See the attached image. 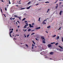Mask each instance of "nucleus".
I'll return each instance as SVG.
<instances>
[{"mask_svg":"<svg viewBox=\"0 0 63 63\" xmlns=\"http://www.w3.org/2000/svg\"><path fill=\"white\" fill-rule=\"evenodd\" d=\"M42 40V43H43L45 44L46 43V42L45 41L46 40L45 39V38L43 37H41Z\"/></svg>","mask_w":63,"mask_h":63,"instance_id":"1","label":"nucleus"},{"mask_svg":"<svg viewBox=\"0 0 63 63\" xmlns=\"http://www.w3.org/2000/svg\"><path fill=\"white\" fill-rule=\"evenodd\" d=\"M47 21V19L43 21V22H42V23L44 25H45V24H46V23H45V21Z\"/></svg>","mask_w":63,"mask_h":63,"instance_id":"2","label":"nucleus"},{"mask_svg":"<svg viewBox=\"0 0 63 63\" xmlns=\"http://www.w3.org/2000/svg\"><path fill=\"white\" fill-rule=\"evenodd\" d=\"M13 32V31H10V37H12L11 36V33H12Z\"/></svg>","mask_w":63,"mask_h":63,"instance_id":"3","label":"nucleus"},{"mask_svg":"<svg viewBox=\"0 0 63 63\" xmlns=\"http://www.w3.org/2000/svg\"><path fill=\"white\" fill-rule=\"evenodd\" d=\"M29 27L30 28H31V27H33V26H32L31 25V24H29Z\"/></svg>","mask_w":63,"mask_h":63,"instance_id":"4","label":"nucleus"},{"mask_svg":"<svg viewBox=\"0 0 63 63\" xmlns=\"http://www.w3.org/2000/svg\"><path fill=\"white\" fill-rule=\"evenodd\" d=\"M48 47H51V44H48Z\"/></svg>","mask_w":63,"mask_h":63,"instance_id":"5","label":"nucleus"},{"mask_svg":"<svg viewBox=\"0 0 63 63\" xmlns=\"http://www.w3.org/2000/svg\"><path fill=\"white\" fill-rule=\"evenodd\" d=\"M59 36H58L56 38V40H58L59 39Z\"/></svg>","mask_w":63,"mask_h":63,"instance_id":"6","label":"nucleus"},{"mask_svg":"<svg viewBox=\"0 0 63 63\" xmlns=\"http://www.w3.org/2000/svg\"><path fill=\"white\" fill-rule=\"evenodd\" d=\"M25 22L26 23V25H28V24L27 21H25Z\"/></svg>","mask_w":63,"mask_h":63,"instance_id":"7","label":"nucleus"},{"mask_svg":"<svg viewBox=\"0 0 63 63\" xmlns=\"http://www.w3.org/2000/svg\"><path fill=\"white\" fill-rule=\"evenodd\" d=\"M31 7V6H30L29 7H27V9H29Z\"/></svg>","mask_w":63,"mask_h":63,"instance_id":"8","label":"nucleus"},{"mask_svg":"<svg viewBox=\"0 0 63 63\" xmlns=\"http://www.w3.org/2000/svg\"><path fill=\"white\" fill-rule=\"evenodd\" d=\"M40 28H41L40 27H38L37 28L35 29L37 30L38 29H40Z\"/></svg>","mask_w":63,"mask_h":63,"instance_id":"9","label":"nucleus"},{"mask_svg":"<svg viewBox=\"0 0 63 63\" xmlns=\"http://www.w3.org/2000/svg\"><path fill=\"white\" fill-rule=\"evenodd\" d=\"M62 14V11H61L60 12V15H61V14Z\"/></svg>","mask_w":63,"mask_h":63,"instance_id":"10","label":"nucleus"},{"mask_svg":"<svg viewBox=\"0 0 63 63\" xmlns=\"http://www.w3.org/2000/svg\"><path fill=\"white\" fill-rule=\"evenodd\" d=\"M53 53H54L53 52H51V53H50V55H52L53 54Z\"/></svg>","mask_w":63,"mask_h":63,"instance_id":"11","label":"nucleus"},{"mask_svg":"<svg viewBox=\"0 0 63 63\" xmlns=\"http://www.w3.org/2000/svg\"><path fill=\"white\" fill-rule=\"evenodd\" d=\"M50 27H51L50 26H48L47 27V28H48V29L50 28Z\"/></svg>","mask_w":63,"mask_h":63,"instance_id":"12","label":"nucleus"},{"mask_svg":"<svg viewBox=\"0 0 63 63\" xmlns=\"http://www.w3.org/2000/svg\"><path fill=\"white\" fill-rule=\"evenodd\" d=\"M49 10H50V9H48L47 10V13H48V12L49 11Z\"/></svg>","mask_w":63,"mask_h":63,"instance_id":"13","label":"nucleus"},{"mask_svg":"<svg viewBox=\"0 0 63 63\" xmlns=\"http://www.w3.org/2000/svg\"><path fill=\"white\" fill-rule=\"evenodd\" d=\"M25 9V8H21L20 9V10H22L24 9Z\"/></svg>","mask_w":63,"mask_h":63,"instance_id":"14","label":"nucleus"},{"mask_svg":"<svg viewBox=\"0 0 63 63\" xmlns=\"http://www.w3.org/2000/svg\"><path fill=\"white\" fill-rule=\"evenodd\" d=\"M31 2L30 1H29V2L28 3H27V4H29Z\"/></svg>","mask_w":63,"mask_h":63,"instance_id":"15","label":"nucleus"},{"mask_svg":"<svg viewBox=\"0 0 63 63\" xmlns=\"http://www.w3.org/2000/svg\"><path fill=\"white\" fill-rule=\"evenodd\" d=\"M59 47L61 48H63L62 47H61V46H59Z\"/></svg>","mask_w":63,"mask_h":63,"instance_id":"16","label":"nucleus"},{"mask_svg":"<svg viewBox=\"0 0 63 63\" xmlns=\"http://www.w3.org/2000/svg\"><path fill=\"white\" fill-rule=\"evenodd\" d=\"M58 43H56V44H55V45H56V46H57V45L58 44Z\"/></svg>","mask_w":63,"mask_h":63,"instance_id":"17","label":"nucleus"},{"mask_svg":"<svg viewBox=\"0 0 63 63\" xmlns=\"http://www.w3.org/2000/svg\"><path fill=\"white\" fill-rule=\"evenodd\" d=\"M31 30V29H29L28 30V32H30V31Z\"/></svg>","mask_w":63,"mask_h":63,"instance_id":"18","label":"nucleus"},{"mask_svg":"<svg viewBox=\"0 0 63 63\" xmlns=\"http://www.w3.org/2000/svg\"><path fill=\"white\" fill-rule=\"evenodd\" d=\"M26 19V18H24L22 20V21H24V20L25 19Z\"/></svg>","mask_w":63,"mask_h":63,"instance_id":"19","label":"nucleus"},{"mask_svg":"<svg viewBox=\"0 0 63 63\" xmlns=\"http://www.w3.org/2000/svg\"><path fill=\"white\" fill-rule=\"evenodd\" d=\"M32 42L33 43H34V45H35V42H34V41H32Z\"/></svg>","mask_w":63,"mask_h":63,"instance_id":"20","label":"nucleus"},{"mask_svg":"<svg viewBox=\"0 0 63 63\" xmlns=\"http://www.w3.org/2000/svg\"><path fill=\"white\" fill-rule=\"evenodd\" d=\"M51 44H55V42L51 43Z\"/></svg>","mask_w":63,"mask_h":63,"instance_id":"21","label":"nucleus"},{"mask_svg":"<svg viewBox=\"0 0 63 63\" xmlns=\"http://www.w3.org/2000/svg\"><path fill=\"white\" fill-rule=\"evenodd\" d=\"M0 10H1V12H2V13H3L2 12V9H1V8H0Z\"/></svg>","mask_w":63,"mask_h":63,"instance_id":"22","label":"nucleus"},{"mask_svg":"<svg viewBox=\"0 0 63 63\" xmlns=\"http://www.w3.org/2000/svg\"><path fill=\"white\" fill-rule=\"evenodd\" d=\"M56 36V35H53V37H55Z\"/></svg>","mask_w":63,"mask_h":63,"instance_id":"23","label":"nucleus"},{"mask_svg":"<svg viewBox=\"0 0 63 63\" xmlns=\"http://www.w3.org/2000/svg\"><path fill=\"white\" fill-rule=\"evenodd\" d=\"M58 7V6H56V9H57V8Z\"/></svg>","mask_w":63,"mask_h":63,"instance_id":"24","label":"nucleus"},{"mask_svg":"<svg viewBox=\"0 0 63 63\" xmlns=\"http://www.w3.org/2000/svg\"><path fill=\"white\" fill-rule=\"evenodd\" d=\"M35 34V33H34L31 34V35H33V34Z\"/></svg>","mask_w":63,"mask_h":63,"instance_id":"25","label":"nucleus"},{"mask_svg":"<svg viewBox=\"0 0 63 63\" xmlns=\"http://www.w3.org/2000/svg\"><path fill=\"white\" fill-rule=\"evenodd\" d=\"M40 17L39 18L38 21H40Z\"/></svg>","mask_w":63,"mask_h":63,"instance_id":"26","label":"nucleus"},{"mask_svg":"<svg viewBox=\"0 0 63 63\" xmlns=\"http://www.w3.org/2000/svg\"><path fill=\"white\" fill-rule=\"evenodd\" d=\"M17 18H19V19L20 20L21 19H20V17H17Z\"/></svg>","mask_w":63,"mask_h":63,"instance_id":"27","label":"nucleus"},{"mask_svg":"<svg viewBox=\"0 0 63 63\" xmlns=\"http://www.w3.org/2000/svg\"><path fill=\"white\" fill-rule=\"evenodd\" d=\"M62 28V27H60L59 28V30H61V28Z\"/></svg>","mask_w":63,"mask_h":63,"instance_id":"28","label":"nucleus"},{"mask_svg":"<svg viewBox=\"0 0 63 63\" xmlns=\"http://www.w3.org/2000/svg\"><path fill=\"white\" fill-rule=\"evenodd\" d=\"M9 4H11V2H10V0H9Z\"/></svg>","mask_w":63,"mask_h":63,"instance_id":"29","label":"nucleus"},{"mask_svg":"<svg viewBox=\"0 0 63 63\" xmlns=\"http://www.w3.org/2000/svg\"><path fill=\"white\" fill-rule=\"evenodd\" d=\"M26 46L27 47H28V45H26Z\"/></svg>","mask_w":63,"mask_h":63,"instance_id":"30","label":"nucleus"},{"mask_svg":"<svg viewBox=\"0 0 63 63\" xmlns=\"http://www.w3.org/2000/svg\"><path fill=\"white\" fill-rule=\"evenodd\" d=\"M34 44H32V47H34Z\"/></svg>","mask_w":63,"mask_h":63,"instance_id":"31","label":"nucleus"},{"mask_svg":"<svg viewBox=\"0 0 63 63\" xmlns=\"http://www.w3.org/2000/svg\"><path fill=\"white\" fill-rule=\"evenodd\" d=\"M48 1H46V2H45L46 3H48Z\"/></svg>","mask_w":63,"mask_h":63,"instance_id":"32","label":"nucleus"},{"mask_svg":"<svg viewBox=\"0 0 63 63\" xmlns=\"http://www.w3.org/2000/svg\"><path fill=\"white\" fill-rule=\"evenodd\" d=\"M32 26H33L34 25V23H32Z\"/></svg>","mask_w":63,"mask_h":63,"instance_id":"33","label":"nucleus"},{"mask_svg":"<svg viewBox=\"0 0 63 63\" xmlns=\"http://www.w3.org/2000/svg\"><path fill=\"white\" fill-rule=\"evenodd\" d=\"M17 22L18 23H20V22H19V21H17Z\"/></svg>","mask_w":63,"mask_h":63,"instance_id":"34","label":"nucleus"},{"mask_svg":"<svg viewBox=\"0 0 63 63\" xmlns=\"http://www.w3.org/2000/svg\"><path fill=\"white\" fill-rule=\"evenodd\" d=\"M25 25V26H28V25Z\"/></svg>","mask_w":63,"mask_h":63,"instance_id":"35","label":"nucleus"},{"mask_svg":"<svg viewBox=\"0 0 63 63\" xmlns=\"http://www.w3.org/2000/svg\"><path fill=\"white\" fill-rule=\"evenodd\" d=\"M58 1V0H56V2L55 3H56Z\"/></svg>","mask_w":63,"mask_h":63,"instance_id":"36","label":"nucleus"},{"mask_svg":"<svg viewBox=\"0 0 63 63\" xmlns=\"http://www.w3.org/2000/svg\"><path fill=\"white\" fill-rule=\"evenodd\" d=\"M14 16V17H18V16Z\"/></svg>","mask_w":63,"mask_h":63,"instance_id":"37","label":"nucleus"},{"mask_svg":"<svg viewBox=\"0 0 63 63\" xmlns=\"http://www.w3.org/2000/svg\"><path fill=\"white\" fill-rule=\"evenodd\" d=\"M36 40L37 41H38V40L37 38H36Z\"/></svg>","mask_w":63,"mask_h":63,"instance_id":"38","label":"nucleus"},{"mask_svg":"<svg viewBox=\"0 0 63 63\" xmlns=\"http://www.w3.org/2000/svg\"><path fill=\"white\" fill-rule=\"evenodd\" d=\"M59 50H60V51H62L61 50V49H60Z\"/></svg>","mask_w":63,"mask_h":63,"instance_id":"39","label":"nucleus"},{"mask_svg":"<svg viewBox=\"0 0 63 63\" xmlns=\"http://www.w3.org/2000/svg\"><path fill=\"white\" fill-rule=\"evenodd\" d=\"M5 10L6 11H7V9L6 8H5Z\"/></svg>","mask_w":63,"mask_h":63,"instance_id":"40","label":"nucleus"},{"mask_svg":"<svg viewBox=\"0 0 63 63\" xmlns=\"http://www.w3.org/2000/svg\"><path fill=\"white\" fill-rule=\"evenodd\" d=\"M3 15H4V16H5V17H6V16H5V15H4V14H3Z\"/></svg>","mask_w":63,"mask_h":63,"instance_id":"41","label":"nucleus"},{"mask_svg":"<svg viewBox=\"0 0 63 63\" xmlns=\"http://www.w3.org/2000/svg\"><path fill=\"white\" fill-rule=\"evenodd\" d=\"M15 18H12V19L13 20L14 19H15Z\"/></svg>","mask_w":63,"mask_h":63,"instance_id":"42","label":"nucleus"},{"mask_svg":"<svg viewBox=\"0 0 63 63\" xmlns=\"http://www.w3.org/2000/svg\"><path fill=\"white\" fill-rule=\"evenodd\" d=\"M12 18H10V19H11V20H12Z\"/></svg>","mask_w":63,"mask_h":63,"instance_id":"43","label":"nucleus"},{"mask_svg":"<svg viewBox=\"0 0 63 63\" xmlns=\"http://www.w3.org/2000/svg\"><path fill=\"white\" fill-rule=\"evenodd\" d=\"M27 28V27H25V26L24 27V28Z\"/></svg>","mask_w":63,"mask_h":63,"instance_id":"44","label":"nucleus"},{"mask_svg":"<svg viewBox=\"0 0 63 63\" xmlns=\"http://www.w3.org/2000/svg\"><path fill=\"white\" fill-rule=\"evenodd\" d=\"M9 30H10V31H11V29L10 28V29H9Z\"/></svg>","mask_w":63,"mask_h":63,"instance_id":"45","label":"nucleus"},{"mask_svg":"<svg viewBox=\"0 0 63 63\" xmlns=\"http://www.w3.org/2000/svg\"><path fill=\"white\" fill-rule=\"evenodd\" d=\"M13 39H15V40H17L16 39H15V38H14Z\"/></svg>","mask_w":63,"mask_h":63,"instance_id":"46","label":"nucleus"},{"mask_svg":"<svg viewBox=\"0 0 63 63\" xmlns=\"http://www.w3.org/2000/svg\"><path fill=\"white\" fill-rule=\"evenodd\" d=\"M20 26H18V28H19V27Z\"/></svg>","mask_w":63,"mask_h":63,"instance_id":"47","label":"nucleus"},{"mask_svg":"<svg viewBox=\"0 0 63 63\" xmlns=\"http://www.w3.org/2000/svg\"><path fill=\"white\" fill-rule=\"evenodd\" d=\"M39 4H36V5L37 6V5H38Z\"/></svg>","mask_w":63,"mask_h":63,"instance_id":"48","label":"nucleus"},{"mask_svg":"<svg viewBox=\"0 0 63 63\" xmlns=\"http://www.w3.org/2000/svg\"><path fill=\"white\" fill-rule=\"evenodd\" d=\"M16 24H18L17 23V22H16Z\"/></svg>","mask_w":63,"mask_h":63,"instance_id":"49","label":"nucleus"},{"mask_svg":"<svg viewBox=\"0 0 63 63\" xmlns=\"http://www.w3.org/2000/svg\"><path fill=\"white\" fill-rule=\"evenodd\" d=\"M33 31H34V30H32V32H33Z\"/></svg>","mask_w":63,"mask_h":63,"instance_id":"50","label":"nucleus"},{"mask_svg":"<svg viewBox=\"0 0 63 63\" xmlns=\"http://www.w3.org/2000/svg\"><path fill=\"white\" fill-rule=\"evenodd\" d=\"M30 36V35L29 34L28 35H27V36Z\"/></svg>","mask_w":63,"mask_h":63,"instance_id":"51","label":"nucleus"},{"mask_svg":"<svg viewBox=\"0 0 63 63\" xmlns=\"http://www.w3.org/2000/svg\"><path fill=\"white\" fill-rule=\"evenodd\" d=\"M18 32V29H17V30H16V32Z\"/></svg>","mask_w":63,"mask_h":63,"instance_id":"52","label":"nucleus"},{"mask_svg":"<svg viewBox=\"0 0 63 63\" xmlns=\"http://www.w3.org/2000/svg\"><path fill=\"white\" fill-rule=\"evenodd\" d=\"M61 3H62V2H60V3H59V4H61Z\"/></svg>","mask_w":63,"mask_h":63,"instance_id":"53","label":"nucleus"},{"mask_svg":"<svg viewBox=\"0 0 63 63\" xmlns=\"http://www.w3.org/2000/svg\"><path fill=\"white\" fill-rule=\"evenodd\" d=\"M16 35L19 36V35Z\"/></svg>","mask_w":63,"mask_h":63,"instance_id":"54","label":"nucleus"},{"mask_svg":"<svg viewBox=\"0 0 63 63\" xmlns=\"http://www.w3.org/2000/svg\"><path fill=\"white\" fill-rule=\"evenodd\" d=\"M32 49H33V47H32Z\"/></svg>","mask_w":63,"mask_h":63,"instance_id":"55","label":"nucleus"},{"mask_svg":"<svg viewBox=\"0 0 63 63\" xmlns=\"http://www.w3.org/2000/svg\"><path fill=\"white\" fill-rule=\"evenodd\" d=\"M21 1V0H20L19 1H18V2H20Z\"/></svg>","mask_w":63,"mask_h":63,"instance_id":"56","label":"nucleus"},{"mask_svg":"<svg viewBox=\"0 0 63 63\" xmlns=\"http://www.w3.org/2000/svg\"><path fill=\"white\" fill-rule=\"evenodd\" d=\"M13 29H12V31H13Z\"/></svg>","mask_w":63,"mask_h":63,"instance_id":"57","label":"nucleus"},{"mask_svg":"<svg viewBox=\"0 0 63 63\" xmlns=\"http://www.w3.org/2000/svg\"><path fill=\"white\" fill-rule=\"evenodd\" d=\"M16 6H18V5H16Z\"/></svg>","mask_w":63,"mask_h":63,"instance_id":"58","label":"nucleus"},{"mask_svg":"<svg viewBox=\"0 0 63 63\" xmlns=\"http://www.w3.org/2000/svg\"><path fill=\"white\" fill-rule=\"evenodd\" d=\"M27 30L26 29L25 30V32H26V31Z\"/></svg>","mask_w":63,"mask_h":63,"instance_id":"59","label":"nucleus"},{"mask_svg":"<svg viewBox=\"0 0 63 63\" xmlns=\"http://www.w3.org/2000/svg\"><path fill=\"white\" fill-rule=\"evenodd\" d=\"M29 37L28 36H27V37L28 38Z\"/></svg>","mask_w":63,"mask_h":63,"instance_id":"60","label":"nucleus"},{"mask_svg":"<svg viewBox=\"0 0 63 63\" xmlns=\"http://www.w3.org/2000/svg\"><path fill=\"white\" fill-rule=\"evenodd\" d=\"M19 4H21V3H20V2H19Z\"/></svg>","mask_w":63,"mask_h":63,"instance_id":"61","label":"nucleus"},{"mask_svg":"<svg viewBox=\"0 0 63 63\" xmlns=\"http://www.w3.org/2000/svg\"><path fill=\"white\" fill-rule=\"evenodd\" d=\"M60 0V1H61V0L63 1V0Z\"/></svg>","mask_w":63,"mask_h":63,"instance_id":"62","label":"nucleus"},{"mask_svg":"<svg viewBox=\"0 0 63 63\" xmlns=\"http://www.w3.org/2000/svg\"><path fill=\"white\" fill-rule=\"evenodd\" d=\"M1 1H2V2H3V0H1Z\"/></svg>","mask_w":63,"mask_h":63,"instance_id":"63","label":"nucleus"},{"mask_svg":"<svg viewBox=\"0 0 63 63\" xmlns=\"http://www.w3.org/2000/svg\"><path fill=\"white\" fill-rule=\"evenodd\" d=\"M20 8H22V6H21L20 7Z\"/></svg>","mask_w":63,"mask_h":63,"instance_id":"64","label":"nucleus"}]
</instances>
